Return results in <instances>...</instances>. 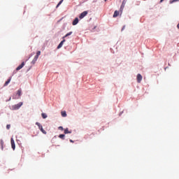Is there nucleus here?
<instances>
[{
  "label": "nucleus",
  "instance_id": "20e7f679",
  "mask_svg": "<svg viewBox=\"0 0 179 179\" xmlns=\"http://www.w3.org/2000/svg\"><path fill=\"white\" fill-rule=\"evenodd\" d=\"M125 5H127V0H123L122 3L120 6V12H122V10H124V8H125Z\"/></svg>",
  "mask_w": 179,
  "mask_h": 179
},
{
  "label": "nucleus",
  "instance_id": "bb28decb",
  "mask_svg": "<svg viewBox=\"0 0 179 179\" xmlns=\"http://www.w3.org/2000/svg\"><path fill=\"white\" fill-rule=\"evenodd\" d=\"M164 0H161L160 2H163Z\"/></svg>",
  "mask_w": 179,
  "mask_h": 179
},
{
  "label": "nucleus",
  "instance_id": "1a4fd4ad",
  "mask_svg": "<svg viewBox=\"0 0 179 179\" xmlns=\"http://www.w3.org/2000/svg\"><path fill=\"white\" fill-rule=\"evenodd\" d=\"M23 66H24V62H23L20 66H18L16 68V71H20V69H22V68H23Z\"/></svg>",
  "mask_w": 179,
  "mask_h": 179
},
{
  "label": "nucleus",
  "instance_id": "f8f14e48",
  "mask_svg": "<svg viewBox=\"0 0 179 179\" xmlns=\"http://www.w3.org/2000/svg\"><path fill=\"white\" fill-rule=\"evenodd\" d=\"M10 80H12V78H8V80H7V81L5 83V84H4V86H8V85H9V83H10Z\"/></svg>",
  "mask_w": 179,
  "mask_h": 179
},
{
  "label": "nucleus",
  "instance_id": "a211bd4d",
  "mask_svg": "<svg viewBox=\"0 0 179 179\" xmlns=\"http://www.w3.org/2000/svg\"><path fill=\"white\" fill-rule=\"evenodd\" d=\"M61 114H62V117H66V111H62Z\"/></svg>",
  "mask_w": 179,
  "mask_h": 179
},
{
  "label": "nucleus",
  "instance_id": "2eb2a0df",
  "mask_svg": "<svg viewBox=\"0 0 179 179\" xmlns=\"http://www.w3.org/2000/svg\"><path fill=\"white\" fill-rule=\"evenodd\" d=\"M64 134H72V131H69L68 128L64 129Z\"/></svg>",
  "mask_w": 179,
  "mask_h": 179
},
{
  "label": "nucleus",
  "instance_id": "f257e3e1",
  "mask_svg": "<svg viewBox=\"0 0 179 179\" xmlns=\"http://www.w3.org/2000/svg\"><path fill=\"white\" fill-rule=\"evenodd\" d=\"M71 34H72V31H70V32L67 33L64 36H63V41H62L60 42V43L58 45L57 50H59V48H62V46L64 45V43H65L64 38H66V37L71 36Z\"/></svg>",
  "mask_w": 179,
  "mask_h": 179
},
{
  "label": "nucleus",
  "instance_id": "9b49d317",
  "mask_svg": "<svg viewBox=\"0 0 179 179\" xmlns=\"http://www.w3.org/2000/svg\"><path fill=\"white\" fill-rule=\"evenodd\" d=\"M120 15V11L115 10L113 14V17H117Z\"/></svg>",
  "mask_w": 179,
  "mask_h": 179
},
{
  "label": "nucleus",
  "instance_id": "39448f33",
  "mask_svg": "<svg viewBox=\"0 0 179 179\" xmlns=\"http://www.w3.org/2000/svg\"><path fill=\"white\" fill-rule=\"evenodd\" d=\"M142 79H143L142 75L138 74L136 76V80L138 83H141V82H142Z\"/></svg>",
  "mask_w": 179,
  "mask_h": 179
},
{
  "label": "nucleus",
  "instance_id": "0eeeda50",
  "mask_svg": "<svg viewBox=\"0 0 179 179\" xmlns=\"http://www.w3.org/2000/svg\"><path fill=\"white\" fill-rule=\"evenodd\" d=\"M10 142H11V148L13 150H15V148H16V146L15 145V140H13V138H11Z\"/></svg>",
  "mask_w": 179,
  "mask_h": 179
},
{
  "label": "nucleus",
  "instance_id": "b1692460",
  "mask_svg": "<svg viewBox=\"0 0 179 179\" xmlns=\"http://www.w3.org/2000/svg\"><path fill=\"white\" fill-rule=\"evenodd\" d=\"M124 29H125V26H123V27L122 28V31H124Z\"/></svg>",
  "mask_w": 179,
  "mask_h": 179
},
{
  "label": "nucleus",
  "instance_id": "4468645a",
  "mask_svg": "<svg viewBox=\"0 0 179 179\" xmlns=\"http://www.w3.org/2000/svg\"><path fill=\"white\" fill-rule=\"evenodd\" d=\"M37 59H38V57H34V59L31 62V64H36V62H37Z\"/></svg>",
  "mask_w": 179,
  "mask_h": 179
},
{
  "label": "nucleus",
  "instance_id": "f3484780",
  "mask_svg": "<svg viewBox=\"0 0 179 179\" xmlns=\"http://www.w3.org/2000/svg\"><path fill=\"white\" fill-rule=\"evenodd\" d=\"M1 146V150H3V140L0 141Z\"/></svg>",
  "mask_w": 179,
  "mask_h": 179
},
{
  "label": "nucleus",
  "instance_id": "412c9836",
  "mask_svg": "<svg viewBox=\"0 0 179 179\" xmlns=\"http://www.w3.org/2000/svg\"><path fill=\"white\" fill-rule=\"evenodd\" d=\"M41 115H42V117H43V119L47 118V114H45V113H42Z\"/></svg>",
  "mask_w": 179,
  "mask_h": 179
},
{
  "label": "nucleus",
  "instance_id": "423d86ee",
  "mask_svg": "<svg viewBox=\"0 0 179 179\" xmlns=\"http://www.w3.org/2000/svg\"><path fill=\"white\" fill-rule=\"evenodd\" d=\"M87 11H84L80 15L79 17L80 19H83V17H85V16H87Z\"/></svg>",
  "mask_w": 179,
  "mask_h": 179
},
{
  "label": "nucleus",
  "instance_id": "4be33fe9",
  "mask_svg": "<svg viewBox=\"0 0 179 179\" xmlns=\"http://www.w3.org/2000/svg\"><path fill=\"white\" fill-rule=\"evenodd\" d=\"M6 129H10V124H7L6 125Z\"/></svg>",
  "mask_w": 179,
  "mask_h": 179
},
{
  "label": "nucleus",
  "instance_id": "7ed1b4c3",
  "mask_svg": "<svg viewBox=\"0 0 179 179\" xmlns=\"http://www.w3.org/2000/svg\"><path fill=\"white\" fill-rule=\"evenodd\" d=\"M23 106V102H20L13 106L14 110H19Z\"/></svg>",
  "mask_w": 179,
  "mask_h": 179
},
{
  "label": "nucleus",
  "instance_id": "dca6fc26",
  "mask_svg": "<svg viewBox=\"0 0 179 179\" xmlns=\"http://www.w3.org/2000/svg\"><path fill=\"white\" fill-rule=\"evenodd\" d=\"M40 55H41V51H38L36 52V55L35 56L36 58H38V57H40Z\"/></svg>",
  "mask_w": 179,
  "mask_h": 179
},
{
  "label": "nucleus",
  "instance_id": "6ab92c4d",
  "mask_svg": "<svg viewBox=\"0 0 179 179\" xmlns=\"http://www.w3.org/2000/svg\"><path fill=\"white\" fill-rule=\"evenodd\" d=\"M59 138H60V139H64V138H65V134H60V135L59 136Z\"/></svg>",
  "mask_w": 179,
  "mask_h": 179
},
{
  "label": "nucleus",
  "instance_id": "9d476101",
  "mask_svg": "<svg viewBox=\"0 0 179 179\" xmlns=\"http://www.w3.org/2000/svg\"><path fill=\"white\" fill-rule=\"evenodd\" d=\"M17 94L19 97L16 98L15 96H13V99H19L20 97V96H22V90H18L17 92Z\"/></svg>",
  "mask_w": 179,
  "mask_h": 179
},
{
  "label": "nucleus",
  "instance_id": "f03ea898",
  "mask_svg": "<svg viewBox=\"0 0 179 179\" xmlns=\"http://www.w3.org/2000/svg\"><path fill=\"white\" fill-rule=\"evenodd\" d=\"M36 125H37L40 129V131L44 134V135H47V131H45V130H44V129H43V126L41 125V124H40L39 122H36Z\"/></svg>",
  "mask_w": 179,
  "mask_h": 179
},
{
  "label": "nucleus",
  "instance_id": "ddd939ff",
  "mask_svg": "<svg viewBox=\"0 0 179 179\" xmlns=\"http://www.w3.org/2000/svg\"><path fill=\"white\" fill-rule=\"evenodd\" d=\"M37 59H38V57H34V59L31 62V64H36V62H37Z\"/></svg>",
  "mask_w": 179,
  "mask_h": 179
},
{
  "label": "nucleus",
  "instance_id": "5701e85b",
  "mask_svg": "<svg viewBox=\"0 0 179 179\" xmlns=\"http://www.w3.org/2000/svg\"><path fill=\"white\" fill-rule=\"evenodd\" d=\"M59 129H61L62 131H64V127H59Z\"/></svg>",
  "mask_w": 179,
  "mask_h": 179
},
{
  "label": "nucleus",
  "instance_id": "6e6552de",
  "mask_svg": "<svg viewBox=\"0 0 179 179\" xmlns=\"http://www.w3.org/2000/svg\"><path fill=\"white\" fill-rule=\"evenodd\" d=\"M79 23V18L76 17L75 20L73 21V26H76V24Z\"/></svg>",
  "mask_w": 179,
  "mask_h": 179
},
{
  "label": "nucleus",
  "instance_id": "aec40b11",
  "mask_svg": "<svg viewBox=\"0 0 179 179\" xmlns=\"http://www.w3.org/2000/svg\"><path fill=\"white\" fill-rule=\"evenodd\" d=\"M62 2H64V0H61L57 5L56 8H58L61 5V3H62Z\"/></svg>",
  "mask_w": 179,
  "mask_h": 179
},
{
  "label": "nucleus",
  "instance_id": "cd10ccee",
  "mask_svg": "<svg viewBox=\"0 0 179 179\" xmlns=\"http://www.w3.org/2000/svg\"><path fill=\"white\" fill-rule=\"evenodd\" d=\"M105 1H107V0H105Z\"/></svg>",
  "mask_w": 179,
  "mask_h": 179
},
{
  "label": "nucleus",
  "instance_id": "393cba45",
  "mask_svg": "<svg viewBox=\"0 0 179 179\" xmlns=\"http://www.w3.org/2000/svg\"><path fill=\"white\" fill-rule=\"evenodd\" d=\"M70 142H71V143H73V141H72V140H70Z\"/></svg>",
  "mask_w": 179,
  "mask_h": 179
},
{
  "label": "nucleus",
  "instance_id": "a878e982",
  "mask_svg": "<svg viewBox=\"0 0 179 179\" xmlns=\"http://www.w3.org/2000/svg\"><path fill=\"white\" fill-rule=\"evenodd\" d=\"M177 27H178V29H179V23H178V24Z\"/></svg>",
  "mask_w": 179,
  "mask_h": 179
}]
</instances>
